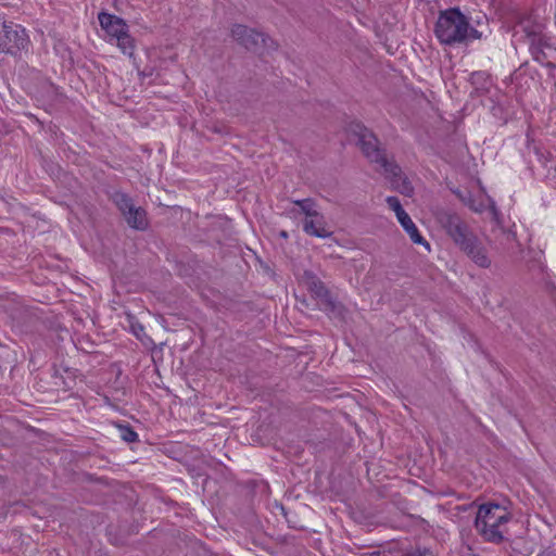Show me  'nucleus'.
Instances as JSON below:
<instances>
[{"label":"nucleus","instance_id":"nucleus-1","mask_svg":"<svg viewBox=\"0 0 556 556\" xmlns=\"http://www.w3.org/2000/svg\"><path fill=\"white\" fill-rule=\"evenodd\" d=\"M350 131L358 138L357 144L363 154L370 163L377 164L387 178L393 180L401 176V167L393 159L388 157L386 149L381 147L379 139L372 131L361 123L351 124Z\"/></svg>","mask_w":556,"mask_h":556},{"label":"nucleus","instance_id":"nucleus-2","mask_svg":"<svg viewBox=\"0 0 556 556\" xmlns=\"http://www.w3.org/2000/svg\"><path fill=\"white\" fill-rule=\"evenodd\" d=\"M469 21L458 8L441 11L434 26V34L440 43L453 46L468 38Z\"/></svg>","mask_w":556,"mask_h":556},{"label":"nucleus","instance_id":"nucleus-3","mask_svg":"<svg viewBox=\"0 0 556 556\" xmlns=\"http://www.w3.org/2000/svg\"><path fill=\"white\" fill-rule=\"evenodd\" d=\"M434 216L438 224L459 250L477 237L472 228L456 212L439 208Z\"/></svg>","mask_w":556,"mask_h":556},{"label":"nucleus","instance_id":"nucleus-4","mask_svg":"<svg viewBox=\"0 0 556 556\" xmlns=\"http://www.w3.org/2000/svg\"><path fill=\"white\" fill-rule=\"evenodd\" d=\"M510 520V514L495 503L482 504L475 519V527L502 526Z\"/></svg>","mask_w":556,"mask_h":556},{"label":"nucleus","instance_id":"nucleus-5","mask_svg":"<svg viewBox=\"0 0 556 556\" xmlns=\"http://www.w3.org/2000/svg\"><path fill=\"white\" fill-rule=\"evenodd\" d=\"M1 50L22 49L27 45L25 30L12 22L0 18Z\"/></svg>","mask_w":556,"mask_h":556},{"label":"nucleus","instance_id":"nucleus-6","mask_svg":"<svg viewBox=\"0 0 556 556\" xmlns=\"http://www.w3.org/2000/svg\"><path fill=\"white\" fill-rule=\"evenodd\" d=\"M231 36L248 50L257 51L261 47L267 46V37L263 33L256 31L241 24L232 26Z\"/></svg>","mask_w":556,"mask_h":556},{"label":"nucleus","instance_id":"nucleus-7","mask_svg":"<svg viewBox=\"0 0 556 556\" xmlns=\"http://www.w3.org/2000/svg\"><path fill=\"white\" fill-rule=\"evenodd\" d=\"M460 251L465 253L478 267L489 268L492 264L488 249L477 237L469 241Z\"/></svg>","mask_w":556,"mask_h":556},{"label":"nucleus","instance_id":"nucleus-8","mask_svg":"<svg viewBox=\"0 0 556 556\" xmlns=\"http://www.w3.org/2000/svg\"><path fill=\"white\" fill-rule=\"evenodd\" d=\"M305 276L307 288L313 295L317 298L326 308L333 311L336 308V302L325 283L314 274L305 273Z\"/></svg>","mask_w":556,"mask_h":556},{"label":"nucleus","instance_id":"nucleus-9","mask_svg":"<svg viewBox=\"0 0 556 556\" xmlns=\"http://www.w3.org/2000/svg\"><path fill=\"white\" fill-rule=\"evenodd\" d=\"M98 20L102 29L113 38H117V36H121L128 30L126 22L116 15L100 12L98 14Z\"/></svg>","mask_w":556,"mask_h":556},{"label":"nucleus","instance_id":"nucleus-10","mask_svg":"<svg viewBox=\"0 0 556 556\" xmlns=\"http://www.w3.org/2000/svg\"><path fill=\"white\" fill-rule=\"evenodd\" d=\"M325 226V217L318 212L316 215L305 218L303 223V230L309 236L329 238L332 232L327 230Z\"/></svg>","mask_w":556,"mask_h":556},{"label":"nucleus","instance_id":"nucleus-11","mask_svg":"<svg viewBox=\"0 0 556 556\" xmlns=\"http://www.w3.org/2000/svg\"><path fill=\"white\" fill-rule=\"evenodd\" d=\"M401 226L404 228V230L409 236L410 240L416 244L424 245L428 251H430V244L425 238L419 233L418 228L416 227L415 223L412 220L409 215L406 213L400 218H397Z\"/></svg>","mask_w":556,"mask_h":556},{"label":"nucleus","instance_id":"nucleus-12","mask_svg":"<svg viewBox=\"0 0 556 556\" xmlns=\"http://www.w3.org/2000/svg\"><path fill=\"white\" fill-rule=\"evenodd\" d=\"M127 225L136 230H146L149 226L147 212L140 207L135 206L129 213L124 215Z\"/></svg>","mask_w":556,"mask_h":556},{"label":"nucleus","instance_id":"nucleus-13","mask_svg":"<svg viewBox=\"0 0 556 556\" xmlns=\"http://www.w3.org/2000/svg\"><path fill=\"white\" fill-rule=\"evenodd\" d=\"M111 200L117 206L123 216L129 213L136 206L132 199L127 193L122 191L113 192Z\"/></svg>","mask_w":556,"mask_h":556},{"label":"nucleus","instance_id":"nucleus-14","mask_svg":"<svg viewBox=\"0 0 556 556\" xmlns=\"http://www.w3.org/2000/svg\"><path fill=\"white\" fill-rule=\"evenodd\" d=\"M2 307L9 314L11 319L16 323H21L26 313L25 307L21 305L18 302H15L14 300L5 301L2 304Z\"/></svg>","mask_w":556,"mask_h":556},{"label":"nucleus","instance_id":"nucleus-15","mask_svg":"<svg viewBox=\"0 0 556 556\" xmlns=\"http://www.w3.org/2000/svg\"><path fill=\"white\" fill-rule=\"evenodd\" d=\"M501 526H491L482 529L481 527H475L478 533L488 542L501 543L504 540L503 533L500 530Z\"/></svg>","mask_w":556,"mask_h":556},{"label":"nucleus","instance_id":"nucleus-16","mask_svg":"<svg viewBox=\"0 0 556 556\" xmlns=\"http://www.w3.org/2000/svg\"><path fill=\"white\" fill-rule=\"evenodd\" d=\"M456 194L459 197L462 202L465 205H467L472 212L481 213L484 211L485 205L483 201L475 199L470 192H467L466 194L457 192Z\"/></svg>","mask_w":556,"mask_h":556},{"label":"nucleus","instance_id":"nucleus-17","mask_svg":"<svg viewBox=\"0 0 556 556\" xmlns=\"http://www.w3.org/2000/svg\"><path fill=\"white\" fill-rule=\"evenodd\" d=\"M115 39L117 40L118 48L122 50V52L124 54H127V55L134 54V50H135L134 40H132L131 36L129 35L128 30L125 31L123 35L117 36V38H115Z\"/></svg>","mask_w":556,"mask_h":556},{"label":"nucleus","instance_id":"nucleus-18","mask_svg":"<svg viewBox=\"0 0 556 556\" xmlns=\"http://www.w3.org/2000/svg\"><path fill=\"white\" fill-rule=\"evenodd\" d=\"M119 437L127 443H134L139 440L137 432L129 425H117Z\"/></svg>","mask_w":556,"mask_h":556},{"label":"nucleus","instance_id":"nucleus-19","mask_svg":"<svg viewBox=\"0 0 556 556\" xmlns=\"http://www.w3.org/2000/svg\"><path fill=\"white\" fill-rule=\"evenodd\" d=\"M295 205H298L301 211L306 215V217H312L316 215L318 212L314 210L315 202L313 199L307 198L303 200H295L293 201Z\"/></svg>","mask_w":556,"mask_h":556},{"label":"nucleus","instance_id":"nucleus-20","mask_svg":"<svg viewBox=\"0 0 556 556\" xmlns=\"http://www.w3.org/2000/svg\"><path fill=\"white\" fill-rule=\"evenodd\" d=\"M386 202L388 206L395 212V215L397 218L406 214L405 210L403 208L401 201L397 197H388L386 199Z\"/></svg>","mask_w":556,"mask_h":556},{"label":"nucleus","instance_id":"nucleus-21","mask_svg":"<svg viewBox=\"0 0 556 556\" xmlns=\"http://www.w3.org/2000/svg\"><path fill=\"white\" fill-rule=\"evenodd\" d=\"M429 551L427 548H416L414 551L407 552L404 556H427Z\"/></svg>","mask_w":556,"mask_h":556},{"label":"nucleus","instance_id":"nucleus-22","mask_svg":"<svg viewBox=\"0 0 556 556\" xmlns=\"http://www.w3.org/2000/svg\"><path fill=\"white\" fill-rule=\"evenodd\" d=\"M468 37H470L472 39H479L481 37V33L470 26L469 31H468Z\"/></svg>","mask_w":556,"mask_h":556},{"label":"nucleus","instance_id":"nucleus-23","mask_svg":"<svg viewBox=\"0 0 556 556\" xmlns=\"http://www.w3.org/2000/svg\"><path fill=\"white\" fill-rule=\"evenodd\" d=\"M361 556H387V555H384L383 553H381L379 551H376V552H371V553H364Z\"/></svg>","mask_w":556,"mask_h":556},{"label":"nucleus","instance_id":"nucleus-24","mask_svg":"<svg viewBox=\"0 0 556 556\" xmlns=\"http://www.w3.org/2000/svg\"><path fill=\"white\" fill-rule=\"evenodd\" d=\"M538 556H556L555 551H544L543 553L539 554Z\"/></svg>","mask_w":556,"mask_h":556},{"label":"nucleus","instance_id":"nucleus-25","mask_svg":"<svg viewBox=\"0 0 556 556\" xmlns=\"http://www.w3.org/2000/svg\"><path fill=\"white\" fill-rule=\"evenodd\" d=\"M137 330H139V325H137V326L132 325V331H134V333H135L137 337H139V332H138Z\"/></svg>","mask_w":556,"mask_h":556},{"label":"nucleus","instance_id":"nucleus-26","mask_svg":"<svg viewBox=\"0 0 556 556\" xmlns=\"http://www.w3.org/2000/svg\"><path fill=\"white\" fill-rule=\"evenodd\" d=\"M515 237H516V236H515V233H514V232H508V233H507V238H508V239H510V238H511V239H515Z\"/></svg>","mask_w":556,"mask_h":556},{"label":"nucleus","instance_id":"nucleus-27","mask_svg":"<svg viewBox=\"0 0 556 556\" xmlns=\"http://www.w3.org/2000/svg\"><path fill=\"white\" fill-rule=\"evenodd\" d=\"M281 237L287 238L288 237L287 232L286 231H281Z\"/></svg>","mask_w":556,"mask_h":556},{"label":"nucleus","instance_id":"nucleus-28","mask_svg":"<svg viewBox=\"0 0 556 556\" xmlns=\"http://www.w3.org/2000/svg\"><path fill=\"white\" fill-rule=\"evenodd\" d=\"M139 330L143 331V327L141 325H139Z\"/></svg>","mask_w":556,"mask_h":556}]
</instances>
